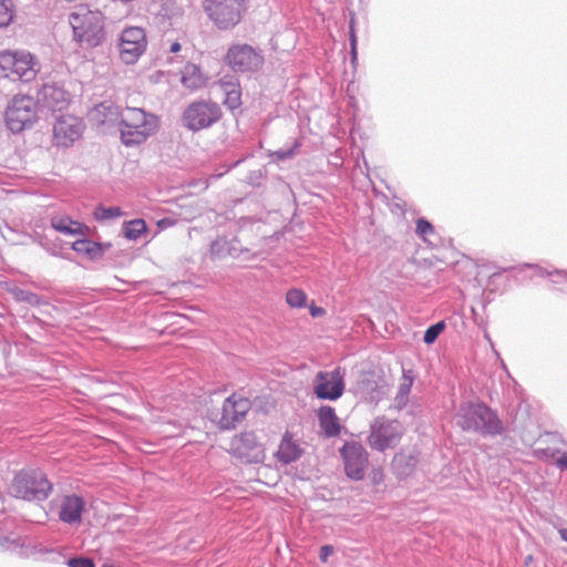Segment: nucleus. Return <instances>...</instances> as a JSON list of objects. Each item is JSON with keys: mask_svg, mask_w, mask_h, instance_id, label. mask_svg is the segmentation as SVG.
<instances>
[{"mask_svg": "<svg viewBox=\"0 0 567 567\" xmlns=\"http://www.w3.org/2000/svg\"><path fill=\"white\" fill-rule=\"evenodd\" d=\"M454 421L463 431L480 433L483 436H496L504 431L497 413L482 402L461 403Z\"/></svg>", "mask_w": 567, "mask_h": 567, "instance_id": "obj_1", "label": "nucleus"}, {"mask_svg": "<svg viewBox=\"0 0 567 567\" xmlns=\"http://www.w3.org/2000/svg\"><path fill=\"white\" fill-rule=\"evenodd\" d=\"M121 140L125 146L144 143L158 128V117L140 107H125L122 110Z\"/></svg>", "mask_w": 567, "mask_h": 567, "instance_id": "obj_2", "label": "nucleus"}, {"mask_svg": "<svg viewBox=\"0 0 567 567\" xmlns=\"http://www.w3.org/2000/svg\"><path fill=\"white\" fill-rule=\"evenodd\" d=\"M74 40L86 48L100 45L104 39L103 14L90 10L86 6L78 7L69 18Z\"/></svg>", "mask_w": 567, "mask_h": 567, "instance_id": "obj_3", "label": "nucleus"}, {"mask_svg": "<svg viewBox=\"0 0 567 567\" xmlns=\"http://www.w3.org/2000/svg\"><path fill=\"white\" fill-rule=\"evenodd\" d=\"M52 483L38 468L21 470L9 486V493L16 498L28 502L45 501L52 492Z\"/></svg>", "mask_w": 567, "mask_h": 567, "instance_id": "obj_4", "label": "nucleus"}, {"mask_svg": "<svg viewBox=\"0 0 567 567\" xmlns=\"http://www.w3.org/2000/svg\"><path fill=\"white\" fill-rule=\"evenodd\" d=\"M0 69L12 81L31 82L40 72V63L27 50H3L0 51Z\"/></svg>", "mask_w": 567, "mask_h": 567, "instance_id": "obj_5", "label": "nucleus"}, {"mask_svg": "<svg viewBox=\"0 0 567 567\" xmlns=\"http://www.w3.org/2000/svg\"><path fill=\"white\" fill-rule=\"evenodd\" d=\"M203 8L209 20L219 30L236 27L246 11L245 0H204Z\"/></svg>", "mask_w": 567, "mask_h": 567, "instance_id": "obj_6", "label": "nucleus"}, {"mask_svg": "<svg viewBox=\"0 0 567 567\" xmlns=\"http://www.w3.org/2000/svg\"><path fill=\"white\" fill-rule=\"evenodd\" d=\"M223 115L221 107L212 101H194L184 110L183 126L190 132H199L215 125Z\"/></svg>", "mask_w": 567, "mask_h": 567, "instance_id": "obj_7", "label": "nucleus"}, {"mask_svg": "<svg viewBox=\"0 0 567 567\" xmlns=\"http://www.w3.org/2000/svg\"><path fill=\"white\" fill-rule=\"evenodd\" d=\"M38 103L30 95H16L6 110L8 128L17 134L31 126L38 118Z\"/></svg>", "mask_w": 567, "mask_h": 567, "instance_id": "obj_8", "label": "nucleus"}, {"mask_svg": "<svg viewBox=\"0 0 567 567\" xmlns=\"http://www.w3.org/2000/svg\"><path fill=\"white\" fill-rule=\"evenodd\" d=\"M403 435V425L396 420L377 419L370 427L368 443L371 449L384 452L394 449Z\"/></svg>", "mask_w": 567, "mask_h": 567, "instance_id": "obj_9", "label": "nucleus"}, {"mask_svg": "<svg viewBox=\"0 0 567 567\" xmlns=\"http://www.w3.org/2000/svg\"><path fill=\"white\" fill-rule=\"evenodd\" d=\"M226 62L235 72H255L262 65L264 55L251 45L235 44L228 49Z\"/></svg>", "mask_w": 567, "mask_h": 567, "instance_id": "obj_10", "label": "nucleus"}, {"mask_svg": "<svg viewBox=\"0 0 567 567\" xmlns=\"http://www.w3.org/2000/svg\"><path fill=\"white\" fill-rule=\"evenodd\" d=\"M346 475L352 481H361L369 463L367 450L359 442H346L340 449Z\"/></svg>", "mask_w": 567, "mask_h": 567, "instance_id": "obj_11", "label": "nucleus"}, {"mask_svg": "<svg viewBox=\"0 0 567 567\" xmlns=\"http://www.w3.org/2000/svg\"><path fill=\"white\" fill-rule=\"evenodd\" d=\"M344 371L338 367L332 371H319L313 380V393L318 399L334 401L344 392Z\"/></svg>", "mask_w": 567, "mask_h": 567, "instance_id": "obj_12", "label": "nucleus"}, {"mask_svg": "<svg viewBox=\"0 0 567 567\" xmlns=\"http://www.w3.org/2000/svg\"><path fill=\"white\" fill-rule=\"evenodd\" d=\"M146 33L138 27H130L122 31L120 38V55L124 63L132 64L145 52Z\"/></svg>", "mask_w": 567, "mask_h": 567, "instance_id": "obj_13", "label": "nucleus"}, {"mask_svg": "<svg viewBox=\"0 0 567 567\" xmlns=\"http://www.w3.org/2000/svg\"><path fill=\"white\" fill-rule=\"evenodd\" d=\"M231 449L237 457L246 463H261L266 455L262 445L254 432H245L231 442Z\"/></svg>", "mask_w": 567, "mask_h": 567, "instance_id": "obj_14", "label": "nucleus"}, {"mask_svg": "<svg viewBox=\"0 0 567 567\" xmlns=\"http://www.w3.org/2000/svg\"><path fill=\"white\" fill-rule=\"evenodd\" d=\"M83 122L75 116H60L53 126L55 144L62 147L71 146L83 133Z\"/></svg>", "mask_w": 567, "mask_h": 567, "instance_id": "obj_15", "label": "nucleus"}, {"mask_svg": "<svg viewBox=\"0 0 567 567\" xmlns=\"http://www.w3.org/2000/svg\"><path fill=\"white\" fill-rule=\"evenodd\" d=\"M70 101L69 93L58 84H43L38 91L37 103L40 111H63Z\"/></svg>", "mask_w": 567, "mask_h": 567, "instance_id": "obj_16", "label": "nucleus"}, {"mask_svg": "<svg viewBox=\"0 0 567 567\" xmlns=\"http://www.w3.org/2000/svg\"><path fill=\"white\" fill-rule=\"evenodd\" d=\"M249 401L245 398H236L231 395L227 398L221 408L218 426L221 430H230L240 422L249 410Z\"/></svg>", "mask_w": 567, "mask_h": 567, "instance_id": "obj_17", "label": "nucleus"}, {"mask_svg": "<svg viewBox=\"0 0 567 567\" xmlns=\"http://www.w3.org/2000/svg\"><path fill=\"white\" fill-rule=\"evenodd\" d=\"M355 386L358 394L371 403L380 402L385 394V381L373 372L361 373Z\"/></svg>", "mask_w": 567, "mask_h": 567, "instance_id": "obj_18", "label": "nucleus"}, {"mask_svg": "<svg viewBox=\"0 0 567 567\" xmlns=\"http://www.w3.org/2000/svg\"><path fill=\"white\" fill-rule=\"evenodd\" d=\"M84 507L85 502L81 496L75 494L65 495L60 502L59 518L69 525L80 523Z\"/></svg>", "mask_w": 567, "mask_h": 567, "instance_id": "obj_19", "label": "nucleus"}, {"mask_svg": "<svg viewBox=\"0 0 567 567\" xmlns=\"http://www.w3.org/2000/svg\"><path fill=\"white\" fill-rule=\"evenodd\" d=\"M90 118L99 124H114L122 120V110L111 101L97 104L91 112Z\"/></svg>", "mask_w": 567, "mask_h": 567, "instance_id": "obj_20", "label": "nucleus"}, {"mask_svg": "<svg viewBox=\"0 0 567 567\" xmlns=\"http://www.w3.org/2000/svg\"><path fill=\"white\" fill-rule=\"evenodd\" d=\"M416 378L412 369L402 368V377L400 379L398 392L393 400V405L396 410H402L406 406L410 399L411 389Z\"/></svg>", "mask_w": 567, "mask_h": 567, "instance_id": "obj_21", "label": "nucleus"}, {"mask_svg": "<svg viewBox=\"0 0 567 567\" xmlns=\"http://www.w3.org/2000/svg\"><path fill=\"white\" fill-rule=\"evenodd\" d=\"M319 426L327 437L338 436L341 425L333 408L323 405L318 410Z\"/></svg>", "mask_w": 567, "mask_h": 567, "instance_id": "obj_22", "label": "nucleus"}, {"mask_svg": "<svg viewBox=\"0 0 567 567\" xmlns=\"http://www.w3.org/2000/svg\"><path fill=\"white\" fill-rule=\"evenodd\" d=\"M181 74L182 84L190 91L198 90L206 84V76L200 68L194 63H187Z\"/></svg>", "mask_w": 567, "mask_h": 567, "instance_id": "obj_23", "label": "nucleus"}, {"mask_svg": "<svg viewBox=\"0 0 567 567\" xmlns=\"http://www.w3.org/2000/svg\"><path fill=\"white\" fill-rule=\"evenodd\" d=\"M110 244H101L91 239H78L72 244V249L79 254L87 256L92 260L102 258Z\"/></svg>", "mask_w": 567, "mask_h": 567, "instance_id": "obj_24", "label": "nucleus"}, {"mask_svg": "<svg viewBox=\"0 0 567 567\" xmlns=\"http://www.w3.org/2000/svg\"><path fill=\"white\" fill-rule=\"evenodd\" d=\"M51 226L56 231L65 235H84V230L87 229L81 223L73 220L69 216H53L51 218Z\"/></svg>", "mask_w": 567, "mask_h": 567, "instance_id": "obj_25", "label": "nucleus"}, {"mask_svg": "<svg viewBox=\"0 0 567 567\" xmlns=\"http://www.w3.org/2000/svg\"><path fill=\"white\" fill-rule=\"evenodd\" d=\"M276 456L279 462L290 464L301 456V450L295 442H292L291 439L285 435L280 442Z\"/></svg>", "mask_w": 567, "mask_h": 567, "instance_id": "obj_26", "label": "nucleus"}, {"mask_svg": "<svg viewBox=\"0 0 567 567\" xmlns=\"http://www.w3.org/2000/svg\"><path fill=\"white\" fill-rule=\"evenodd\" d=\"M524 268L532 269L536 277H548L554 285L567 282V270H559L554 267H543L539 265L526 264Z\"/></svg>", "mask_w": 567, "mask_h": 567, "instance_id": "obj_27", "label": "nucleus"}, {"mask_svg": "<svg viewBox=\"0 0 567 567\" xmlns=\"http://www.w3.org/2000/svg\"><path fill=\"white\" fill-rule=\"evenodd\" d=\"M147 227L143 219H133L124 223L123 234L130 240H136L146 231Z\"/></svg>", "mask_w": 567, "mask_h": 567, "instance_id": "obj_28", "label": "nucleus"}, {"mask_svg": "<svg viewBox=\"0 0 567 567\" xmlns=\"http://www.w3.org/2000/svg\"><path fill=\"white\" fill-rule=\"evenodd\" d=\"M229 255V240L225 237L217 238L210 244L209 257L212 260H221Z\"/></svg>", "mask_w": 567, "mask_h": 567, "instance_id": "obj_29", "label": "nucleus"}, {"mask_svg": "<svg viewBox=\"0 0 567 567\" xmlns=\"http://www.w3.org/2000/svg\"><path fill=\"white\" fill-rule=\"evenodd\" d=\"M123 210L117 206L105 207L103 205L96 206L93 212V216L97 221L116 219L123 216Z\"/></svg>", "mask_w": 567, "mask_h": 567, "instance_id": "obj_30", "label": "nucleus"}, {"mask_svg": "<svg viewBox=\"0 0 567 567\" xmlns=\"http://www.w3.org/2000/svg\"><path fill=\"white\" fill-rule=\"evenodd\" d=\"M239 241L234 238L233 240H229V255L230 257L235 259H240L244 261L254 260L257 257L256 252H251L248 248H240L238 246Z\"/></svg>", "mask_w": 567, "mask_h": 567, "instance_id": "obj_31", "label": "nucleus"}, {"mask_svg": "<svg viewBox=\"0 0 567 567\" xmlns=\"http://www.w3.org/2000/svg\"><path fill=\"white\" fill-rule=\"evenodd\" d=\"M301 147V142L296 140L292 144V146L288 147V148H280L278 151H274L269 154V157L274 161V162H284V161H287V159H290L292 158L296 154H297V151Z\"/></svg>", "mask_w": 567, "mask_h": 567, "instance_id": "obj_32", "label": "nucleus"}, {"mask_svg": "<svg viewBox=\"0 0 567 567\" xmlns=\"http://www.w3.org/2000/svg\"><path fill=\"white\" fill-rule=\"evenodd\" d=\"M24 538L14 533L7 536H0V546L7 550L18 551L24 546Z\"/></svg>", "mask_w": 567, "mask_h": 567, "instance_id": "obj_33", "label": "nucleus"}, {"mask_svg": "<svg viewBox=\"0 0 567 567\" xmlns=\"http://www.w3.org/2000/svg\"><path fill=\"white\" fill-rule=\"evenodd\" d=\"M14 17V9L11 0H0V28L8 27Z\"/></svg>", "mask_w": 567, "mask_h": 567, "instance_id": "obj_34", "label": "nucleus"}, {"mask_svg": "<svg viewBox=\"0 0 567 567\" xmlns=\"http://www.w3.org/2000/svg\"><path fill=\"white\" fill-rule=\"evenodd\" d=\"M13 296L16 300L27 302L31 306H39L43 303L42 298L39 295L29 290L16 288L13 290Z\"/></svg>", "mask_w": 567, "mask_h": 567, "instance_id": "obj_35", "label": "nucleus"}, {"mask_svg": "<svg viewBox=\"0 0 567 567\" xmlns=\"http://www.w3.org/2000/svg\"><path fill=\"white\" fill-rule=\"evenodd\" d=\"M415 233L424 241H430V237L435 235V229L427 219L419 218L416 220Z\"/></svg>", "mask_w": 567, "mask_h": 567, "instance_id": "obj_36", "label": "nucleus"}, {"mask_svg": "<svg viewBox=\"0 0 567 567\" xmlns=\"http://www.w3.org/2000/svg\"><path fill=\"white\" fill-rule=\"evenodd\" d=\"M224 104L231 111L235 112L239 110L241 106V89L233 90L230 92H226Z\"/></svg>", "mask_w": 567, "mask_h": 567, "instance_id": "obj_37", "label": "nucleus"}, {"mask_svg": "<svg viewBox=\"0 0 567 567\" xmlns=\"http://www.w3.org/2000/svg\"><path fill=\"white\" fill-rule=\"evenodd\" d=\"M306 299V293L300 289H290L286 295L287 303L295 308L303 307Z\"/></svg>", "mask_w": 567, "mask_h": 567, "instance_id": "obj_38", "label": "nucleus"}, {"mask_svg": "<svg viewBox=\"0 0 567 567\" xmlns=\"http://www.w3.org/2000/svg\"><path fill=\"white\" fill-rule=\"evenodd\" d=\"M445 329V323L444 321H439L432 326H430L426 331L424 332V336H423V341L426 343V344H432L436 339L437 337L440 336V333Z\"/></svg>", "mask_w": 567, "mask_h": 567, "instance_id": "obj_39", "label": "nucleus"}, {"mask_svg": "<svg viewBox=\"0 0 567 567\" xmlns=\"http://www.w3.org/2000/svg\"><path fill=\"white\" fill-rule=\"evenodd\" d=\"M218 84L224 93L240 89L238 79L230 74L221 76Z\"/></svg>", "mask_w": 567, "mask_h": 567, "instance_id": "obj_40", "label": "nucleus"}, {"mask_svg": "<svg viewBox=\"0 0 567 567\" xmlns=\"http://www.w3.org/2000/svg\"><path fill=\"white\" fill-rule=\"evenodd\" d=\"M66 565L69 567H95L92 558L83 556H76L68 559Z\"/></svg>", "mask_w": 567, "mask_h": 567, "instance_id": "obj_41", "label": "nucleus"}, {"mask_svg": "<svg viewBox=\"0 0 567 567\" xmlns=\"http://www.w3.org/2000/svg\"><path fill=\"white\" fill-rule=\"evenodd\" d=\"M350 47H351V61L354 63L357 61V35L353 28V21L350 23Z\"/></svg>", "mask_w": 567, "mask_h": 567, "instance_id": "obj_42", "label": "nucleus"}, {"mask_svg": "<svg viewBox=\"0 0 567 567\" xmlns=\"http://www.w3.org/2000/svg\"><path fill=\"white\" fill-rule=\"evenodd\" d=\"M332 554H333V547L331 545H323L320 548L319 558L321 561L326 563L328 560L329 556H331Z\"/></svg>", "mask_w": 567, "mask_h": 567, "instance_id": "obj_43", "label": "nucleus"}, {"mask_svg": "<svg viewBox=\"0 0 567 567\" xmlns=\"http://www.w3.org/2000/svg\"><path fill=\"white\" fill-rule=\"evenodd\" d=\"M556 465L560 470H567V453H563V455L557 458Z\"/></svg>", "mask_w": 567, "mask_h": 567, "instance_id": "obj_44", "label": "nucleus"}, {"mask_svg": "<svg viewBox=\"0 0 567 567\" xmlns=\"http://www.w3.org/2000/svg\"><path fill=\"white\" fill-rule=\"evenodd\" d=\"M310 312H311L312 317H318L323 312V310H322V308L313 307V308H311Z\"/></svg>", "mask_w": 567, "mask_h": 567, "instance_id": "obj_45", "label": "nucleus"}, {"mask_svg": "<svg viewBox=\"0 0 567 567\" xmlns=\"http://www.w3.org/2000/svg\"><path fill=\"white\" fill-rule=\"evenodd\" d=\"M558 534L560 538L567 543V528H559Z\"/></svg>", "mask_w": 567, "mask_h": 567, "instance_id": "obj_46", "label": "nucleus"}, {"mask_svg": "<svg viewBox=\"0 0 567 567\" xmlns=\"http://www.w3.org/2000/svg\"><path fill=\"white\" fill-rule=\"evenodd\" d=\"M181 50V44L178 42H174L171 44L169 51L176 53Z\"/></svg>", "mask_w": 567, "mask_h": 567, "instance_id": "obj_47", "label": "nucleus"}, {"mask_svg": "<svg viewBox=\"0 0 567 567\" xmlns=\"http://www.w3.org/2000/svg\"><path fill=\"white\" fill-rule=\"evenodd\" d=\"M403 457H404V455H402V454L396 455V456L394 457V463H399V462H401Z\"/></svg>", "mask_w": 567, "mask_h": 567, "instance_id": "obj_48", "label": "nucleus"}, {"mask_svg": "<svg viewBox=\"0 0 567 567\" xmlns=\"http://www.w3.org/2000/svg\"><path fill=\"white\" fill-rule=\"evenodd\" d=\"M532 559H533V557H532L530 555H529V556H527V557H526V565H527L528 563H530V560H532Z\"/></svg>", "mask_w": 567, "mask_h": 567, "instance_id": "obj_49", "label": "nucleus"}]
</instances>
